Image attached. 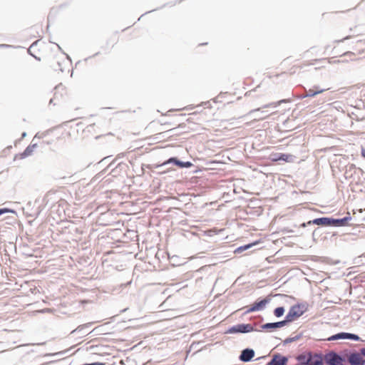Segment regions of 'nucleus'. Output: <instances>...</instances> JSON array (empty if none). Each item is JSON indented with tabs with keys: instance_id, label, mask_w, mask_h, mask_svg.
<instances>
[{
	"instance_id": "f257e3e1",
	"label": "nucleus",
	"mask_w": 365,
	"mask_h": 365,
	"mask_svg": "<svg viewBox=\"0 0 365 365\" xmlns=\"http://www.w3.org/2000/svg\"><path fill=\"white\" fill-rule=\"evenodd\" d=\"M306 311V308L304 304H294L290 307L288 313L284 317L285 322L287 324L290 322H294L301 316L304 314Z\"/></svg>"
},
{
	"instance_id": "f03ea898",
	"label": "nucleus",
	"mask_w": 365,
	"mask_h": 365,
	"mask_svg": "<svg viewBox=\"0 0 365 365\" xmlns=\"http://www.w3.org/2000/svg\"><path fill=\"white\" fill-rule=\"evenodd\" d=\"M324 362L328 365H344L345 358L334 351H330L324 356Z\"/></svg>"
},
{
	"instance_id": "7ed1b4c3",
	"label": "nucleus",
	"mask_w": 365,
	"mask_h": 365,
	"mask_svg": "<svg viewBox=\"0 0 365 365\" xmlns=\"http://www.w3.org/2000/svg\"><path fill=\"white\" fill-rule=\"evenodd\" d=\"M255 331L253 326L251 324H237L230 327L227 331L226 334H245Z\"/></svg>"
},
{
	"instance_id": "20e7f679",
	"label": "nucleus",
	"mask_w": 365,
	"mask_h": 365,
	"mask_svg": "<svg viewBox=\"0 0 365 365\" xmlns=\"http://www.w3.org/2000/svg\"><path fill=\"white\" fill-rule=\"evenodd\" d=\"M169 164H173L180 168H188L193 165V164L190 161L184 162V161L180 160L176 157H171L169 159H168L167 160H165V162H163V163L156 165L155 168H163Z\"/></svg>"
},
{
	"instance_id": "39448f33",
	"label": "nucleus",
	"mask_w": 365,
	"mask_h": 365,
	"mask_svg": "<svg viewBox=\"0 0 365 365\" xmlns=\"http://www.w3.org/2000/svg\"><path fill=\"white\" fill-rule=\"evenodd\" d=\"M339 339H350L353 341H360V337L355 334L348 332H339L328 338L329 341H336Z\"/></svg>"
},
{
	"instance_id": "423d86ee",
	"label": "nucleus",
	"mask_w": 365,
	"mask_h": 365,
	"mask_svg": "<svg viewBox=\"0 0 365 365\" xmlns=\"http://www.w3.org/2000/svg\"><path fill=\"white\" fill-rule=\"evenodd\" d=\"M271 299L269 297L262 299L259 301H256L252 306H250L245 313H250L263 310L266 305L269 304Z\"/></svg>"
},
{
	"instance_id": "0eeeda50",
	"label": "nucleus",
	"mask_w": 365,
	"mask_h": 365,
	"mask_svg": "<svg viewBox=\"0 0 365 365\" xmlns=\"http://www.w3.org/2000/svg\"><path fill=\"white\" fill-rule=\"evenodd\" d=\"M286 325H287V323L285 322V319H284L283 320L279 322H269L264 324L261 326V329L263 330L272 331L274 329L283 327Z\"/></svg>"
},
{
	"instance_id": "6e6552de",
	"label": "nucleus",
	"mask_w": 365,
	"mask_h": 365,
	"mask_svg": "<svg viewBox=\"0 0 365 365\" xmlns=\"http://www.w3.org/2000/svg\"><path fill=\"white\" fill-rule=\"evenodd\" d=\"M255 356V351L250 348H246L241 351L239 359L242 362H249Z\"/></svg>"
},
{
	"instance_id": "1a4fd4ad",
	"label": "nucleus",
	"mask_w": 365,
	"mask_h": 365,
	"mask_svg": "<svg viewBox=\"0 0 365 365\" xmlns=\"http://www.w3.org/2000/svg\"><path fill=\"white\" fill-rule=\"evenodd\" d=\"M308 225H317L319 226H331V217H322L315 218L307 222Z\"/></svg>"
},
{
	"instance_id": "9d476101",
	"label": "nucleus",
	"mask_w": 365,
	"mask_h": 365,
	"mask_svg": "<svg viewBox=\"0 0 365 365\" xmlns=\"http://www.w3.org/2000/svg\"><path fill=\"white\" fill-rule=\"evenodd\" d=\"M361 353L352 352L348 355L347 361L351 365H361L363 361Z\"/></svg>"
},
{
	"instance_id": "9b49d317",
	"label": "nucleus",
	"mask_w": 365,
	"mask_h": 365,
	"mask_svg": "<svg viewBox=\"0 0 365 365\" xmlns=\"http://www.w3.org/2000/svg\"><path fill=\"white\" fill-rule=\"evenodd\" d=\"M288 358L279 354H274L272 359L267 363L268 365H287Z\"/></svg>"
},
{
	"instance_id": "f8f14e48",
	"label": "nucleus",
	"mask_w": 365,
	"mask_h": 365,
	"mask_svg": "<svg viewBox=\"0 0 365 365\" xmlns=\"http://www.w3.org/2000/svg\"><path fill=\"white\" fill-rule=\"evenodd\" d=\"M313 354L312 352L303 353L299 354L296 359L300 365H309L313 359Z\"/></svg>"
},
{
	"instance_id": "ddd939ff",
	"label": "nucleus",
	"mask_w": 365,
	"mask_h": 365,
	"mask_svg": "<svg viewBox=\"0 0 365 365\" xmlns=\"http://www.w3.org/2000/svg\"><path fill=\"white\" fill-rule=\"evenodd\" d=\"M249 115H253L255 120H263L269 116L267 111L261 110L259 108L250 110Z\"/></svg>"
},
{
	"instance_id": "4468645a",
	"label": "nucleus",
	"mask_w": 365,
	"mask_h": 365,
	"mask_svg": "<svg viewBox=\"0 0 365 365\" xmlns=\"http://www.w3.org/2000/svg\"><path fill=\"white\" fill-rule=\"evenodd\" d=\"M351 220V217L348 215L343 218L335 219L331 217V227H343L347 225Z\"/></svg>"
},
{
	"instance_id": "2eb2a0df",
	"label": "nucleus",
	"mask_w": 365,
	"mask_h": 365,
	"mask_svg": "<svg viewBox=\"0 0 365 365\" xmlns=\"http://www.w3.org/2000/svg\"><path fill=\"white\" fill-rule=\"evenodd\" d=\"M272 160L274 161H284V162H291L293 160V155L284 153H276L273 155Z\"/></svg>"
},
{
	"instance_id": "dca6fc26",
	"label": "nucleus",
	"mask_w": 365,
	"mask_h": 365,
	"mask_svg": "<svg viewBox=\"0 0 365 365\" xmlns=\"http://www.w3.org/2000/svg\"><path fill=\"white\" fill-rule=\"evenodd\" d=\"M37 148V143H34L31 145H29L23 153H20L19 155L20 159H24L28 156H30L32 155L34 149ZM18 155L16 156L17 158Z\"/></svg>"
},
{
	"instance_id": "f3484780",
	"label": "nucleus",
	"mask_w": 365,
	"mask_h": 365,
	"mask_svg": "<svg viewBox=\"0 0 365 365\" xmlns=\"http://www.w3.org/2000/svg\"><path fill=\"white\" fill-rule=\"evenodd\" d=\"M313 359L309 365H323L324 357L321 354H313Z\"/></svg>"
},
{
	"instance_id": "a211bd4d",
	"label": "nucleus",
	"mask_w": 365,
	"mask_h": 365,
	"mask_svg": "<svg viewBox=\"0 0 365 365\" xmlns=\"http://www.w3.org/2000/svg\"><path fill=\"white\" fill-rule=\"evenodd\" d=\"M324 91H326V89H318L315 91H314L312 89H309V91H306L305 94H303L302 96H300V98H304L306 97H312L319 93H323Z\"/></svg>"
},
{
	"instance_id": "6ab92c4d",
	"label": "nucleus",
	"mask_w": 365,
	"mask_h": 365,
	"mask_svg": "<svg viewBox=\"0 0 365 365\" xmlns=\"http://www.w3.org/2000/svg\"><path fill=\"white\" fill-rule=\"evenodd\" d=\"M284 311V307H278L274 309V315L277 318L281 317L283 316Z\"/></svg>"
},
{
	"instance_id": "aec40b11",
	"label": "nucleus",
	"mask_w": 365,
	"mask_h": 365,
	"mask_svg": "<svg viewBox=\"0 0 365 365\" xmlns=\"http://www.w3.org/2000/svg\"><path fill=\"white\" fill-rule=\"evenodd\" d=\"M91 325V323L80 325L76 329L72 331L71 334H73L74 332H81V331H83L85 329L89 327Z\"/></svg>"
},
{
	"instance_id": "412c9836",
	"label": "nucleus",
	"mask_w": 365,
	"mask_h": 365,
	"mask_svg": "<svg viewBox=\"0 0 365 365\" xmlns=\"http://www.w3.org/2000/svg\"><path fill=\"white\" fill-rule=\"evenodd\" d=\"M255 245V243H250V244L245 245H244V246H241V247H238V248L236 250V252H242V251L247 250H248L249 248H250V247H252V246H254Z\"/></svg>"
},
{
	"instance_id": "4be33fe9",
	"label": "nucleus",
	"mask_w": 365,
	"mask_h": 365,
	"mask_svg": "<svg viewBox=\"0 0 365 365\" xmlns=\"http://www.w3.org/2000/svg\"><path fill=\"white\" fill-rule=\"evenodd\" d=\"M287 101L286 100H281L279 101V102H277V103H269V104H267L265 106H263V108H269V107H274V108H276L277 106L280 105L281 103H284L286 102Z\"/></svg>"
},
{
	"instance_id": "5701e85b",
	"label": "nucleus",
	"mask_w": 365,
	"mask_h": 365,
	"mask_svg": "<svg viewBox=\"0 0 365 365\" xmlns=\"http://www.w3.org/2000/svg\"><path fill=\"white\" fill-rule=\"evenodd\" d=\"M9 212L15 213L16 212L14 210H11V209L6 208V207L0 208V216L2 215L3 214L9 213Z\"/></svg>"
},
{
	"instance_id": "b1692460",
	"label": "nucleus",
	"mask_w": 365,
	"mask_h": 365,
	"mask_svg": "<svg viewBox=\"0 0 365 365\" xmlns=\"http://www.w3.org/2000/svg\"><path fill=\"white\" fill-rule=\"evenodd\" d=\"M294 342L292 337L287 338L284 341L283 344L284 345L288 344L289 343Z\"/></svg>"
},
{
	"instance_id": "393cba45",
	"label": "nucleus",
	"mask_w": 365,
	"mask_h": 365,
	"mask_svg": "<svg viewBox=\"0 0 365 365\" xmlns=\"http://www.w3.org/2000/svg\"><path fill=\"white\" fill-rule=\"evenodd\" d=\"M12 46L11 45H9V44H0V48H9V47H11Z\"/></svg>"
},
{
	"instance_id": "a878e982",
	"label": "nucleus",
	"mask_w": 365,
	"mask_h": 365,
	"mask_svg": "<svg viewBox=\"0 0 365 365\" xmlns=\"http://www.w3.org/2000/svg\"><path fill=\"white\" fill-rule=\"evenodd\" d=\"M347 170H358L354 165H351L349 168H347Z\"/></svg>"
},
{
	"instance_id": "bb28decb",
	"label": "nucleus",
	"mask_w": 365,
	"mask_h": 365,
	"mask_svg": "<svg viewBox=\"0 0 365 365\" xmlns=\"http://www.w3.org/2000/svg\"><path fill=\"white\" fill-rule=\"evenodd\" d=\"M91 365H106V364L103 362H93L91 363Z\"/></svg>"
},
{
	"instance_id": "cd10ccee",
	"label": "nucleus",
	"mask_w": 365,
	"mask_h": 365,
	"mask_svg": "<svg viewBox=\"0 0 365 365\" xmlns=\"http://www.w3.org/2000/svg\"><path fill=\"white\" fill-rule=\"evenodd\" d=\"M361 355L365 356V348H362L360 350Z\"/></svg>"
},
{
	"instance_id": "c85d7f7f",
	"label": "nucleus",
	"mask_w": 365,
	"mask_h": 365,
	"mask_svg": "<svg viewBox=\"0 0 365 365\" xmlns=\"http://www.w3.org/2000/svg\"><path fill=\"white\" fill-rule=\"evenodd\" d=\"M300 335H297L295 336H293L292 339H293V341H295L297 340H298L299 338H300Z\"/></svg>"
},
{
	"instance_id": "c756f323",
	"label": "nucleus",
	"mask_w": 365,
	"mask_h": 365,
	"mask_svg": "<svg viewBox=\"0 0 365 365\" xmlns=\"http://www.w3.org/2000/svg\"><path fill=\"white\" fill-rule=\"evenodd\" d=\"M307 225H309L307 224V222H303V223H302V224L300 225V227H307Z\"/></svg>"
},
{
	"instance_id": "7c9ffc66",
	"label": "nucleus",
	"mask_w": 365,
	"mask_h": 365,
	"mask_svg": "<svg viewBox=\"0 0 365 365\" xmlns=\"http://www.w3.org/2000/svg\"><path fill=\"white\" fill-rule=\"evenodd\" d=\"M361 155L365 158V149H361Z\"/></svg>"
},
{
	"instance_id": "2f4dec72",
	"label": "nucleus",
	"mask_w": 365,
	"mask_h": 365,
	"mask_svg": "<svg viewBox=\"0 0 365 365\" xmlns=\"http://www.w3.org/2000/svg\"><path fill=\"white\" fill-rule=\"evenodd\" d=\"M26 136V132H24L22 134H21V138H24Z\"/></svg>"
},
{
	"instance_id": "473e14b6",
	"label": "nucleus",
	"mask_w": 365,
	"mask_h": 365,
	"mask_svg": "<svg viewBox=\"0 0 365 365\" xmlns=\"http://www.w3.org/2000/svg\"><path fill=\"white\" fill-rule=\"evenodd\" d=\"M66 58H67V59H68L70 61H71V57H70L68 54H66Z\"/></svg>"
},
{
	"instance_id": "72a5a7b5",
	"label": "nucleus",
	"mask_w": 365,
	"mask_h": 365,
	"mask_svg": "<svg viewBox=\"0 0 365 365\" xmlns=\"http://www.w3.org/2000/svg\"><path fill=\"white\" fill-rule=\"evenodd\" d=\"M361 365H365V359L363 361V363Z\"/></svg>"
},
{
	"instance_id": "f704fd0d",
	"label": "nucleus",
	"mask_w": 365,
	"mask_h": 365,
	"mask_svg": "<svg viewBox=\"0 0 365 365\" xmlns=\"http://www.w3.org/2000/svg\"><path fill=\"white\" fill-rule=\"evenodd\" d=\"M53 103V99H51L49 103Z\"/></svg>"
},
{
	"instance_id": "c9c22d12",
	"label": "nucleus",
	"mask_w": 365,
	"mask_h": 365,
	"mask_svg": "<svg viewBox=\"0 0 365 365\" xmlns=\"http://www.w3.org/2000/svg\"><path fill=\"white\" fill-rule=\"evenodd\" d=\"M35 138H39L38 133L35 135Z\"/></svg>"
},
{
	"instance_id": "e433bc0d",
	"label": "nucleus",
	"mask_w": 365,
	"mask_h": 365,
	"mask_svg": "<svg viewBox=\"0 0 365 365\" xmlns=\"http://www.w3.org/2000/svg\"><path fill=\"white\" fill-rule=\"evenodd\" d=\"M57 46H58V49H59V50H61V46H59L58 45H57Z\"/></svg>"
},
{
	"instance_id": "4c0bfd02",
	"label": "nucleus",
	"mask_w": 365,
	"mask_h": 365,
	"mask_svg": "<svg viewBox=\"0 0 365 365\" xmlns=\"http://www.w3.org/2000/svg\"><path fill=\"white\" fill-rule=\"evenodd\" d=\"M61 72H63V70L62 68H59Z\"/></svg>"
},
{
	"instance_id": "58836bf2",
	"label": "nucleus",
	"mask_w": 365,
	"mask_h": 365,
	"mask_svg": "<svg viewBox=\"0 0 365 365\" xmlns=\"http://www.w3.org/2000/svg\"><path fill=\"white\" fill-rule=\"evenodd\" d=\"M266 365H268L267 364Z\"/></svg>"
}]
</instances>
